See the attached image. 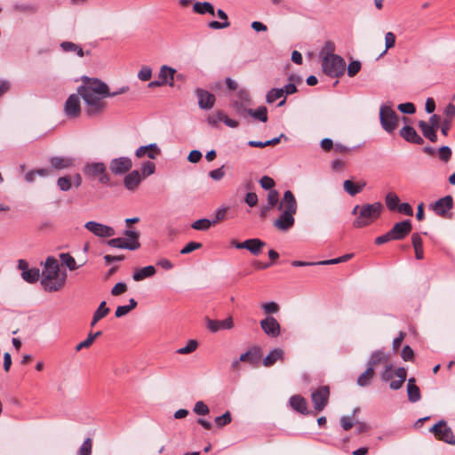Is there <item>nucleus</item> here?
<instances>
[{
  "label": "nucleus",
  "instance_id": "4be33fe9",
  "mask_svg": "<svg viewBox=\"0 0 455 455\" xmlns=\"http://www.w3.org/2000/svg\"><path fill=\"white\" fill-rule=\"evenodd\" d=\"M176 69L167 65H163L160 68L158 78L163 82L164 85L172 87L174 85L173 80L176 74Z\"/></svg>",
  "mask_w": 455,
  "mask_h": 455
},
{
  "label": "nucleus",
  "instance_id": "2f4dec72",
  "mask_svg": "<svg viewBox=\"0 0 455 455\" xmlns=\"http://www.w3.org/2000/svg\"><path fill=\"white\" fill-rule=\"evenodd\" d=\"M193 11L198 14H206L209 13L211 15H215V10L212 4L210 2H196L193 5Z\"/></svg>",
  "mask_w": 455,
  "mask_h": 455
},
{
  "label": "nucleus",
  "instance_id": "0eeeda50",
  "mask_svg": "<svg viewBox=\"0 0 455 455\" xmlns=\"http://www.w3.org/2000/svg\"><path fill=\"white\" fill-rule=\"evenodd\" d=\"M430 432H432L438 440L455 445V435L445 420L441 419L435 423L430 428Z\"/></svg>",
  "mask_w": 455,
  "mask_h": 455
},
{
  "label": "nucleus",
  "instance_id": "6e6552de",
  "mask_svg": "<svg viewBox=\"0 0 455 455\" xmlns=\"http://www.w3.org/2000/svg\"><path fill=\"white\" fill-rule=\"evenodd\" d=\"M330 388L328 386H322L317 389L312 391L311 400L314 404V409L316 411H322L329 402Z\"/></svg>",
  "mask_w": 455,
  "mask_h": 455
},
{
  "label": "nucleus",
  "instance_id": "473e14b6",
  "mask_svg": "<svg viewBox=\"0 0 455 455\" xmlns=\"http://www.w3.org/2000/svg\"><path fill=\"white\" fill-rule=\"evenodd\" d=\"M394 374L398 378V379L392 380L389 384V387L393 390H398L402 387L403 384L406 380L407 371L405 368L400 367L395 371Z\"/></svg>",
  "mask_w": 455,
  "mask_h": 455
},
{
  "label": "nucleus",
  "instance_id": "20e7f679",
  "mask_svg": "<svg viewBox=\"0 0 455 455\" xmlns=\"http://www.w3.org/2000/svg\"><path fill=\"white\" fill-rule=\"evenodd\" d=\"M322 69L325 75L331 77H339L345 72L346 62L339 55L328 54L322 60Z\"/></svg>",
  "mask_w": 455,
  "mask_h": 455
},
{
  "label": "nucleus",
  "instance_id": "13d9d810",
  "mask_svg": "<svg viewBox=\"0 0 455 455\" xmlns=\"http://www.w3.org/2000/svg\"><path fill=\"white\" fill-rule=\"evenodd\" d=\"M361 69V62L358 60H353L347 67V75L350 77H354Z\"/></svg>",
  "mask_w": 455,
  "mask_h": 455
},
{
  "label": "nucleus",
  "instance_id": "5701e85b",
  "mask_svg": "<svg viewBox=\"0 0 455 455\" xmlns=\"http://www.w3.org/2000/svg\"><path fill=\"white\" fill-rule=\"evenodd\" d=\"M142 179L143 177L140 175V172L135 170L124 177V185L128 190L133 191L138 188Z\"/></svg>",
  "mask_w": 455,
  "mask_h": 455
},
{
  "label": "nucleus",
  "instance_id": "7ed1b4c3",
  "mask_svg": "<svg viewBox=\"0 0 455 455\" xmlns=\"http://www.w3.org/2000/svg\"><path fill=\"white\" fill-rule=\"evenodd\" d=\"M381 211L382 204L380 203L363 205L360 208L358 218L353 222L354 228H360L370 225L379 217Z\"/></svg>",
  "mask_w": 455,
  "mask_h": 455
},
{
  "label": "nucleus",
  "instance_id": "f257e3e1",
  "mask_svg": "<svg viewBox=\"0 0 455 455\" xmlns=\"http://www.w3.org/2000/svg\"><path fill=\"white\" fill-rule=\"evenodd\" d=\"M83 84L77 88V92L86 106V113L94 116L101 113L106 108L104 99L108 98V84L98 79L83 77Z\"/></svg>",
  "mask_w": 455,
  "mask_h": 455
},
{
  "label": "nucleus",
  "instance_id": "680f3d73",
  "mask_svg": "<svg viewBox=\"0 0 455 455\" xmlns=\"http://www.w3.org/2000/svg\"><path fill=\"white\" fill-rule=\"evenodd\" d=\"M203 244L197 242H190L180 251L181 254H188L197 249L202 248Z\"/></svg>",
  "mask_w": 455,
  "mask_h": 455
},
{
  "label": "nucleus",
  "instance_id": "338daca9",
  "mask_svg": "<svg viewBox=\"0 0 455 455\" xmlns=\"http://www.w3.org/2000/svg\"><path fill=\"white\" fill-rule=\"evenodd\" d=\"M209 176L216 181L222 180L223 177L225 176L224 165L220 166V168L211 171L209 172Z\"/></svg>",
  "mask_w": 455,
  "mask_h": 455
},
{
  "label": "nucleus",
  "instance_id": "ddd939ff",
  "mask_svg": "<svg viewBox=\"0 0 455 455\" xmlns=\"http://www.w3.org/2000/svg\"><path fill=\"white\" fill-rule=\"evenodd\" d=\"M79 94H71L65 102V114L71 118L77 117L81 111Z\"/></svg>",
  "mask_w": 455,
  "mask_h": 455
},
{
  "label": "nucleus",
  "instance_id": "de8ad7c7",
  "mask_svg": "<svg viewBox=\"0 0 455 455\" xmlns=\"http://www.w3.org/2000/svg\"><path fill=\"white\" fill-rule=\"evenodd\" d=\"M232 420L229 411H226L223 415L215 418L214 422L220 428L228 425Z\"/></svg>",
  "mask_w": 455,
  "mask_h": 455
},
{
  "label": "nucleus",
  "instance_id": "052dcab7",
  "mask_svg": "<svg viewBox=\"0 0 455 455\" xmlns=\"http://www.w3.org/2000/svg\"><path fill=\"white\" fill-rule=\"evenodd\" d=\"M261 307L266 314H275L279 310L278 304L274 301L264 303Z\"/></svg>",
  "mask_w": 455,
  "mask_h": 455
},
{
  "label": "nucleus",
  "instance_id": "a19ab883",
  "mask_svg": "<svg viewBox=\"0 0 455 455\" xmlns=\"http://www.w3.org/2000/svg\"><path fill=\"white\" fill-rule=\"evenodd\" d=\"M40 276L38 268H29L28 270L21 273V277L24 281L29 283H34L38 281Z\"/></svg>",
  "mask_w": 455,
  "mask_h": 455
},
{
  "label": "nucleus",
  "instance_id": "c03bdc74",
  "mask_svg": "<svg viewBox=\"0 0 455 455\" xmlns=\"http://www.w3.org/2000/svg\"><path fill=\"white\" fill-rule=\"evenodd\" d=\"M283 96V91L281 88H273L267 93L266 101L268 104H272Z\"/></svg>",
  "mask_w": 455,
  "mask_h": 455
},
{
  "label": "nucleus",
  "instance_id": "9b49d317",
  "mask_svg": "<svg viewBox=\"0 0 455 455\" xmlns=\"http://www.w3.org/2000/svg\"><path fill=\"white\" fill-rule=\"evenodd\" d=\"M412 226L410 220L395 223L389 230L394 240H403L411 231Z\"/></svg>",
  "mask_w": 455,
  "mask_h": 455
},
{
  "label": "nucleus",
  "instance_id": "c85d7f7f",
  "mask_svg": "<svg viewBox=\"0 0 455 455\" xmlns=\"http://www.w3.org/2000/svg\"><path fill=\"white\" fill-rule=\"evenodd\" d=\"M407 395L408 399L411 403H416L420 400V390L418 386L415 385V379L411 378L408 379L407 384Z\"/></svg>",
  "mask_w": 455,
  "mask_h": 455
},
{
  "label": "nucleus",
  "instance_id": "f8f14e48",
  "mask_svg": "<svg viewBox=\"0 0 455 455\" xmlns=\"http://www.w3.org/2000/svg\"><path fill=\"white\" fill-rule=\"evenodd\" d=\"M260 327L269 337L276 338L280 335L281 326L277 320L273 316H267L260 321Z\"/></svg>",
  "mask_w": 455,
  "mask_h": 455
},
{
  "label": "nucleus",
  "instance_id": "dca6fc26",
  "mask_svg": "<svg viewBox=\"0 0 455 455\" xmlns=\"http://www.w3.org/2000/svg\"><path fill=\"white\" fill-rule=\"evenodd\" d=\"M236 99L233 100V107L238 114H244L251 102L250 94L245 90H240L236 93Z\"/></svg>",
  "mask_w": 455,
  "mask_h": 455
},
{
  "label": "nucleus",
  "instance_id": "393cba45",
  "mask_svg": "<svg viewBox=\"0 0 455 455\" xmlns=\"http://www.w3.org/2000/svg\"><path fill=\"white\" fill-rule=\"evenodd\" d=\"M289 403L294 411L301 414H307V404L303 396L299 395H292L289 400Z\"/></svg>",
  "mask_w": 455,
  "mask_h": 455
},
{
  "label": "nucleus",
  "instance_id": "e433bc0d",
  "mask_svg": "<svg viewBox=\"0 0 455 455\" xmlns=\"http://www.w3.org/2000/svg\"><path fill=\"white\" fill-rule=\"evenodd\" d=\"M245 113L263 123L267 121V109L265 106H260L256 109L248 108Z\"/></svg>",
  "mask_w": 455,
  "mask_h": 455
},
{
  "label": "nucleus",
  "instance_id": "72a5a7b5",
  "mask_svg": "<svg viewBox=\"0 0 455 455\" xmlns=\"http://www.w3.org/2000/svg\"><path fill=\"white\" fill-rule=\"evenodd\" d=\"M411 243L415 251V258L417 259H424V251H423V241L419 234L414 233L411 235Z\"/></svg>",
  "mask_w": 455,
  "mask_h": 455
},
{
  "label": "nucleus",
  "instance_id": "774afa93",
  "mask_svg": "<svg viewBox=\"0 0 455 455\" xmlns=\"http://www.w3.org/2000/svg\"><path fill=\"white\" fill-rule=\"evenodd\" d=\"M127 291V285L124 283H117L112 289L111 294L113 296H119Z\"/></svg>",
  "mask_w": 455,
  "mask_h": 455
},
{
  "label": "nucleus",
  "instance_id": "a878e982",
  "mask_svg": "<svg viewBox=\"0 0 455 455\" xmlns=\"http://www.w3.org/2000/svg\"><path fill=\"white\" fill-rule=\"evenodd\" d=\"M266 245L265 242L259 238L247 239L243 242V249L248 250L252 255H259L262 248Z\"/></svg>",
  "mask_w": 455,
  "mask_h": 455
},
{
  "label": "nucleus",
  "instance_id": "cd10ccee",
  "mask_svg": "<svg viewBox=\"0 0 455 455\" xmlns=\"http://www.w3.org/2000/svg\"><path fill=\"white\" fill-rule=\"evenodd\" d=\"M365 186V181L354 183L352 180H347L343 183L344 190L351 196H355V195L359 194Z\"/></svg>",
  "mask_w": 455,
  "mask_h": 455
},
{
  "label": "nucleus",
  "instance_id": "bf43d9fd",
  "mask_svg": "<svg viewBox=\"0 0 455 455\" xmlns=\"http://www.w3.org/2000/svg\"><path fill=\"white\" fill-rule=\"evenodd\" d=\"M225 114L221 111H218L217 113L209 116L207 118V122L212 125L215 126L218 123L224 121Z\"/></svg>",
  "mask_w": 455,
  "mask_h": 455
},
{
  "label": "nucleus",
  "instance_id": "864d4df0",
  "mask_svg": "<svg viewBox=\"0 0 455 455\" xmlns=\"http://www.w3.org/2000/svg\"><path fill=\"white\" fill-rule=\"evenodd\" d=\"M92 442L91 438H86L79 448L78 455H91Z\"/></svg>",
  "mask_w": 455,
  "mask_h": 455
},
{
  "label": "nucleus",
  "instance_id": "49530a36",
  "mask_svg": "<svg viewBox=\"0 0 455 455\" xmlns=\"http://www.w3.org/2000/svg\"><path fill=\"white\" fill-rule=\"evenodd\" d=\"M198 343L196 339H190L185 347L177 350L180 355H188L194 352L197 348Z\"/></svg>",
  "mask_w": 455,
  "mask_h": 455
},
{
  "label": "nucleus",
  "instance_id": "c756f323",
  "mask_svg": "<svg viewBox=\"0 0 455 455\" xmlns=\"http://www.w3.org/2000/svg\"><path fill=\"white\" fill-rule=\"evenodd\" d=\"M283 359V351L281 348L272 349L268 355L263 359V365L270 367L274 365L278 360Z\"/></svg>",
  "mask_w": 455,
  "mask_h": 455
},
{
  "label": "nucleus",
  "instance_id": "37998d69",
  "mask_svg": "<svg viewBox=\"0 0 455 455\" xmlns=\"http://www.w3.org/2000/svg\"><path fill=\"white\" fill-rule=\"evenodd\" d=\"M60 258L61 262L65 264L69 270H76L79 267L74 257H72L69 253H61Z\"/></svg>",
  "mask_w": 455,
  "mask_h": 455
},
{
  "label": "nucleus",
  "instance_id": "aec40b11",
  "mask_svg": "<svg viewBox=\"0 0 455 455\" xmlns=\"http://www.w3.org/2000/svg\"><path fill=\"white\" fill-rule=\"evenodd\" d=\"M240 361L244 363H249L251 365H258L261 361V352L260 348L257 347H251L245 353L242 354L240 356Z\"/></svg>",
  "mask_w": 455,
  "mask_h": 455
},
{
  "label": "nucleus",
  "instance_id": "4d7b16f0",
  "mask_svg": "<svg viewBox=\"0 0 455 455\" xmlns=\"http://www.w3.org/2000/svg\"><path fill=\"white\" fill-rule=\"evenodd\" d=\"M152 76V69L148 66H143L138 73V77L141 81H148Z\"/></svg>",
  "mask_w": 455,
  "mask_h": 455
},
{
  "label": "nucleus",
  "instance_id": "603ef678",
  "mask_svg": "<svg viewBox=\"0 0 455 455\" xmlns=\"http://www.w3.org/2000/svg\"><path fill=\"white\" fill-rule=\"evenodd\" d=\"M193 411L197 415H207L210 412L209 407L203 402L198 401L195 403Z\"/></svg>",
  "mask_w": 455,
  "mask_h": 455
},
{
  "label": "nucleus",
  "instance_id": "1a4fd4ad",
  "mask_svg": "<svg viewBox=\"0 0 455 455\" xmlns=\"http://www.w3.org/2000/svg\"><path fill=\"white\" fill-rule=\"evenodd\" d=\"M84 228L94 235L102 238L112 237L116 234L115 229L112 227L96 221L86 222Z\"/></svg>",
  "mask_w": 455,
  "mask_h": 455
},
{
  "label": "nucleus",
  "instance_id": "a211bd4d",
  "mask_svg": "<svg viewBox=\"0 0 455 455\" xmlns=\"http://www.w3.org/2000/svg\"><path fill=\"white\" fill-rule=\"evenodd\" d=\"M207 328L212 332H217L220 330H230L234 326L233 319L231 316L224 320H212L210 318L206 319Z\"/></svg>",
  "mask_w": 455,
  "mask_h": 455
},
{
  "label": "nucleus",
  "instance_id": "4c0bfd02",
  "mask_svg": "<svg viewBox=\"0 0 455 455\" xmlns=\"http://www.w3.org/2000/svg\"><path fill=\"white\" fill-rule=\"evenodd\" d=\"M374 376V368L371 366H368L366 371L363 372L357 378V384L360 387H367L371 384V381Z\"/></svg>",
  "mask_w": 455,
  "mask_h": 455
},
{
  "label": "nucleus",
  "instance_id": "bb28decb",
  "mask_svg": "<svg viewBox=\"0 0 455 455\" xmlns=\"http://www.w3.org/2000/svg\"><path fill=\"white\" fill-rule=\"evenodd\" d=\"M156 274V268L154 266H147L141 268H137L132 274V278L136 282L142 281L146 278L151 277Z\"/></svg>",
  "mask_w": 455,
  "mask_h": 455
},
{
  "label": "nucleus",
  "instance_id": "423d86ee",
  "mask_svg": "<svg viewBox=\"0 0 455 455\" xmlns=\"http://www.w3.org/2000/svg\"><path fill=\"white\" fill-rule=\"evenodd\" d=\"M84 172L91 178H99V181L102 184L110 182V176L107 172V167L103 163H88L84 168Z\"/></svg>",
  "mask_w": 455,
  "mask_h": 455
},
{
  "label": "nucleus",
  "instance_id": "8fccbe9b",
  "mask_svg": "<svg viewBox=\"0 0 455 455\" xmlns=\"http://www.w3.org/2000/svg\"><path fill=\"white\" fill-rule=\"evenodd\" d=\"M452 152L448 146H443L438 149V157L441 161L447 163L451 157Z\"/></svg>",
  "mask_w": 455,
  "mask_h": 455
},
{
  "label": "nucleus",
  "instance_id": "2eb2a0df",
  "mask_svg": "<svg viewBox=\"0 0 455 455\" xmlns=\"http://www.w3.org/2000/svg\"><path fill=\"white\" fill-rule=\"evenodd\" d=\"M196 95L198 99V106L201 109H211L215 104V96L206 90L197 88Z\"/></svg>",
  "mask_w": 455,
  "mask_h": 455
},
{
  "label": "nucleus",
  "instance_id": "4468645a",
  "mask_svg": "<svg viewBox=\"0 0 455 455\" xmlns=\"http://www.w3.org/2000/svg\"><path fill=\"white\" fill-rule=\"evenodd\" d=\"M278 210L296 214L297 212V201L293 193L291 190H286L283 196L279 203Z\"/></svg>",
  "mask_w": 455,
  "mask_h": 455
},
{
  "label": "nucleus",
  "instance_id": "9d476101",
  "mask_svg": "<svg viewBox=\"0 0 455 455\" xmlns=\"http://www.w3.org/2000/svg\"><path fill=\"white\" fill-rule=\"evenodd\" d=\"M132 167V159L127 156L114 158L109 164V169L115 175H122L129 172Z\"/></svg>",
  "mask_w": 455,
  "mask_h": 455
},
{
  "label": "nucleus",
  "instance_id": "69168bd1",
  "mask_svg": "<svg viewBox=\"0 0 455 455\" xmlns=\"http://www.w3.org/2000/svg\"><path fill=\"white\" fill-rule=\"evenodd\" d=\"M397 108L402 113L404 114H414L416 111L414 104L411 102L401 103Z\"/></svg>",
  "mask_w": 455,
  "mask_h": 455
},
{
  "label": "nucleus",
  "instance_id": "79ce46f5",
  "mask_svg": "<svg viewBox=\"0 0 455 455\" xmlns=\"http://www.w3.org/2000/svg\"><path fill=\"white\" fill-rule=\"evenodd\" d=\"M213 222L208 219H200L194 221L191 225V228L196 230L205 231L208 230L212 226H213Z\"/></svg>",
  "mask_w": 455,
  "mask_h": 455
},
{
  "label": "nucleus",
  "instance_id": "b1692460",
  "mask_svg": "<svg viewBox=\"0 0 455 455\" xmlns=\"http://www.w3.org/2000/svg\"><path fill=\"white\" fill-rule=\"evenodd\" d=\"M108 245L113 248L126 249L130 251L138 250L140 247V243H126L124 238H112L107 242Z\"/></svg>",
  "mask_w": 455,
  "mask_h": 455
},
{
  "label": "nucleus",
  "instance_id": "58836bf2",
  "mask_svg": "<svg viewBox=\"0 0 455 455\" xmlns=\"http://www.w3.org/2000/svg\"><path fill=\"white\" fill-rule=\"evenodd\" d=\"M138 303L134 299H129V304L125 306H118L116 309L115 315L117 318L123 317L129 314L132 309L137 307Z\"/></svg>",
  "mask_w": 455,
  "mask_h": 455
},
{
  "label": "nucleus",
  "instance_id": "6ab92c4d",
  "mask_svg": "<svg viewBox=\"0 0 455 455\" xmlns=\"http://www.w3.org/2000/svg\"><path fill=\"white\" fill-rule=\"evenodd\" d=\"M453 206V198L451 196H445L437 200L433 205V211L439 216H443Z\"/></svg>",
  "mask_w": 455,
  "mask_h": 455
},
{
  "label": "nucleus",
  "instance_id": "5fc2aeb1",
  "mask_svg": "<svg viewBox=\"0 0 455 455\" xmlns=\"http://www.w3.org/2000/svg\"><path fill=\"white\" fill-rule=\"evenodd\" d=\"M57 185L61 191H68L71 188V179L68 176H63L58 179Z\"/></svg>",
  "mask_w": 455,
  "mask_h": 455
},
{
  "label": "nucleus",
  "instance_id": "09e8293b",
  "mask_svg": "<svg viewBox=\"0 0 455 455\" xmlns=\"http://www.w3.org/2000/svg\"><path fill=\"white\" fill-rule=\"evenodd\" d=\"M279 201V193L277 190L272 189L267 195V210H270L277 204Z\"/></svg>",
  "mask_w": 455,
  "mask_h": 455
},
{
  "label": "nucleus",
  "instance_id": "f704fd0d",
  "mask_svg": "<svg viewBox=\"0 0 455 455\" xmlns=\"http://www.w3.org/2000/svg\"><path fill=\"white\" fill-rule=\"evenodd\" d=\"M50 163L52 168L56 170H61L70 167L73 164V161L68 157L53 156L50 159Z\"/></svg>",
  "mask_w": 455,
  "mask_h": 455
},
{
  "label": "nucleus",
  "instance_id": "3c124183",
  "mask_svg": "<svg viewBox=\"0 0 455 455\" xmlns=\"http://www.w3.org/2000/svg\"><path fill=\"white\" fill-rule=\"evenodd\" d=\"M156 171V164L153 162L147 161L142 163L141 164V172H142V177H148L151 174H153Z\"/></svg>",
  "mask_w": 455,
  "mask_h": 455
},
{
  "label": "nucleus",
  "instance_id": "a18cd8bd",
  "mask_svg": "<svg viewBox=\"0 0 455 455\" xmlns=\"http://www.w3.org/2000/svg\"><path fill=\"white\" fill-rule=\"evenodd\" d=\"M387 207L390 211H395L399 205V197L395 193H388L385 198Z\"/></svg>",
  "mask_w": 455,
  "mask_h": 455
},
{
  "label": "nucleus",
  "instance_id": "7c9ffc66",
  "mask_svg": "<svg viewBox=\"0 0 455 455\" xmlns=\"http://www.w3.org/2000/svg\"><path fill=\"white\" fill-rule=\"evenodd\" d=\"M419 127L420 128L424 137L428 139L431 142H435L437 140V130H435V127L429 125L426 121H419Z\"/></svg>",
  "mask_w": 455,
  "mask_h": 455
},
{
  "label": "nucleus",
  "instance_id": "e2e57ef3",
  "mask_svg": "<svg viewBox=\"0 0 455 455\" xmlns=\"http://www.w3.org/2000/svg\"><path fill=\"white\" fill-rule=\"evenodd\" d=\"M227 212H228V207L222 206V207L218 208L215 212V219L212 220L213 224L215 225L218 222L225 220Z\"/></svg>",
  "mask_w": 455,
  "mask_h": 455
},
{
  "label": "nucleus",
  "instance_id": "6e6d98bb",
  "mask_svg": "<svg viewBox=\"0 0 455 455\" xmlns=\"http://www.w3.org/2000/svg\"><path fill=\"white\" fill-rule=\"evenodd\" d=\"M109 311L110 309L107 307L106 302L102 301L100 302L93 315L101 320L109 313Z\"/></svg>",
  "mask_w": 455,
  "mask_h": 455
},
{
  "label": "nucleus",
  "instance_id": "f3484780",
  "mask_svg": "<svg viewBox=\"0 0 455 455\" xmlns=\"http://www.w3.org/2000/svg\"><path fill=\"white\" fill-rule=\"evenodd\" d=\"M293 213L282 212L280 216L274 221V226L280 231H288L295 223Z\"/></svg>",
  "mask_w": 455,
  "mask_h": 455
},
{
  "label": "nucleus",
  "instance_id": "412c9836",
  "mask_svg": "<svg viewBox=\"0 0 455 455\" xmlns=\"http://www.w3.org/2000/svg\"><path fill=\"white\" fill-rule=\"evenodd\" d=\"M400 135L406 141L411 142L417 145H422L424 140L417 133L416 130L409 125L403 127L400 131Z\"/></svg>",
  "mask_w": 455,
  "mask_h": 455
},
{
  "label": "nucleus",
  "instance_id": "c9c22d12",
  "mask_svg": "<svg viewBox=\"0 0 455 455\" xmlns=\"http://www.w3.org/2000/svg\"><path fill=\"white\" fill-rule=\"evenodd\" d=\"M60 46L65 52H76V54L80 58L84 56V52L82 47L75 43L64 41Z\"/></svg>",
  "mask_w": 455,
  "mask_h": 455
},
{
  "label": "nucleus",
  "instance_id": "f03ea898",
  "mask_svg": "<svg viewBox=\"0 0 455 455\" xmlns=\"http://www.w3.org/2000/svg\"><path fill=\"white\" fill-rule=\"evenodd\" d=\"M42 275L41 284L47 291H57L60 290L66 283V274L62 275H60L58 261L52 257L46 259Z\"/></svg>",
  "mask_w": 455,
  "mask_h": 455
},
{
  "label": "nucleus",
  "instance_id": "ea45409f",
  "mask_svg": "<svg viewBox=\"0 0 455 455\" xmlns=\"http://www.w3.org/2000/svg\"><path fill=\"white\" fill-rule=\"evenodd\" d=\"M389 361V356L387 355L383 351L378 350L372 353L369 362L368 366L374 367V365L380 363H387Z\"/></svg>",
  "mask_w": 455,
  "mask_h": 455
},
{
  "label": "nucleus",
  "instance_id": "39448f33",
  "mask_svg": "<svg viewBox=\"0 0 455 455\" xmlns=\"http://www.w3.org/2000/svg\"><path fill=\"white\" fill-rule=\"evenodd\" d=\"M379 121L381 127L388 133H392L398 125V116L391 106L382 105L379 108Z\"/></svg>",
  "mask_w": 455,
  "mask_h": 455
},
{
  "label": "nucleus",
  "instance_id": "0e129e2a",
  "mask_svg": "<svg viewBox=\"0 0 455 455\" xmlns=\"http://www.w3.org/2000/svg\"><path fill=\"white\" fill-rule=\"evenodd\" d=\"M124 235L127 237L125 239L126 243H140L139 242V237H140V234L139 232H136L134 230H131V229H126L124 232Z\"/></svg>",
  "mask_w": 455,
  "mask_h": 455
}]
</instances>
